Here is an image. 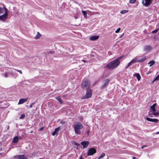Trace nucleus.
I'll return each mask as SVG.
<instances>
[{
  "instance_id": "nucleus-1",
  "label": "nucleus",
  "mask_w": 159,
  "mask_h": 159,
  "mask_svg": "<svg viewBox=\"0 0 159 159\" xmlns=\"http://www.w3.org/2000/svg\"><path fill=\"white\" fill-rule=\"evenodd\" d=\"M122 57L120 56L117 58L111 61L106 66V67L109 69H113L117 67L120 63V60L122 58Z\"/></svg>"
},
{
  "instance_id": "nucleus-2",
  "label": "nucleus",
  "mask_w": 159,
  "mask_h": 159,
  "mask_svg": "<svg viewBox=\"0 0 159 159\" xmlns=\"http://www.w3.org/2000/svg\"><path fill=\"white\" fill-rule=\"evenodd\" d=\"M74 127L75 133L80 134H81L80 130L83 128V125L80 123L77 122L75 123L74 125Z\"/></svg>"
},
{
  "instance_id": "nucleus-3",
  "label": "nucleus",
  "mask_w": 159,
  "mask_h": 159,
  "mask_svg": "<svg viewBox=\"0 0 159 159\" xmlns=\"http://www.w3.org/2000/svg\"><path fill=\"white\" fill-rule=\"evenodd\" d=\"M90 83L87 80H83L81 84V87L83 88L88 89L90 87Z\"/></svg>"
},
{
  "instance_id": "nucleus-4",
  "label": "nucleus",
  "mask_w": 159,
  "mask_h": 159,
  "mask_svg": "<svg viewBox=\"0 0 159 159\" xmlns=\"http://www.w3.org/2000/svg\"><path fill=\"white\" fill-rule=\"evenodd\" d=\"M92 90L91 89H88L87 90L86 95L82 97V99H84L91 97L92 96Z\"/></svg>"
},
{
  "instance_id": "nucleus-5",
  "label": "nucleus",
  "mask_w": 159,
  "mask_h": 159,
  "mask_svg": "<svg viewBox=\"0 0 159 159\" xmlns=\"http://www.w3.org/2000/svg\"><path fill=\"white\" fill-rule=\"evenodd\" d=\"M96 152V150L94 148H91L89 149L87 153V155L88 156H92Z\"/></svg>"
},
{
  "instance_id": "nucleus-6",
  "label": "nucleus",
  "mask_w": 159,
  "mask_h": 159,
  "mask_svg": "<svg viewBox=\"0 0 159 159\" xmlns=\"http://www.w3.org/2000/svg\"><path fill=\"white\" fill-rule=\"evenodd\" d=\"M16 159H28L24 155H21L15 156L14 157Z\"/></svg>"
},
{
  "instance_id": "nucleus-7",
  "label": "nucleus",
  "mask_w": 159,
  "mask_h": 159,
  "mask_svg": "<svg viewBox=\"0 0 159 159\" xmlns=\"http://www.w3.org/2000/svg\"><path fill=\"white\" fill-rule=\"evenodd\" d=\"M153 0H145V3H144V1L143 0L142 3L143 5L146 7L148 6L150 3H151Z\"/></svg>"
},
{
  "instance_id": "nucleus-8",
  "label": "nucleus",
  "mask_w": 159,
  "mask_h": 159,
  "mask_svg": "<svg viewBox=\"0 0 159 159\" xmlns=\"http://www.w3.org/2000/svg\"><path fill=\"white\" fill-rule=\"evenodd\" d=\"M146 59V57H144L142 58L138 59L137 57H135L134 58L135 60V62H142L143 61Z\"/></svg>"
},
{
  "instance_id": "nucleus-9",
  "label": "nucleus",
  "mask_w": 159,
  "mask_h": 159,
  "mask_svg": "<svg viewBox=\"0 0 159 159\" xmlns=\"http://www.w3.org/2000/svg\"><path fill=\"white\" fill-rule=\"evenodd\" d=\"M81 144L83 146V148H87L88 145L89 144V143L88 141H83L81 143Z\"/></svg>"
},
{
  "instance_id": "nucleus-10",
  "label": "nucleus",
  "mask_w": 159,
  "mask_h": 159,
  "mask_svg": "<svg viewBox=\"0 0 159 159\" xmlns=\"http://www.w3.org/2000/svg\"><path fill=\"white\" fill-rule=\"evenodd\" d=\"M28 98H21L19 100V102L18 103V105L21 104L25 102H26L28 100Z\"/></svg>"
},
{
  "instance_id": "nucleus-11",
  "label": "nucleus",
  "mask_w": 159,
  "mask_h": 159,
  "mask_svg": "<svg viewBox=\"0 0 159 159\" xmlns=\"http://www.w3.org/2000/svg\"><path fill=\"white\" fill-rule=\"evenodd\" d=\"M152 47L149 45L146 46L144 47V51L147 52L150 51L152 49Z\"/></svg>"
},
{
  "instance_id": "nucleus-12",
  "label": "nucleus",
  "mask_w": 159,
  "mask_h": 159,
  "mask_svg": "<svg viewBox=\"0 0 159 159\" xmlns=\"http://www.w3.org/2000/svg\"><path fill=\"white\" fill-rule=\"evenodd\" d=\"M60 127H57V128H56L55 131L52 133V135L53 136H54L56 134L57 135L58 134V133L59 131L60 130Z\"/></svg>"
},
{
  "instance_id": "nucleus-13",
  "label": "nucleus",
  "mask_w": 159,
  "mask_h": 159,
  "mask_svg": "<svg viewBox=\"0 0 159 159\" xmlns=\"http://www.w3.org/2000/svg\"><path fill=\"white\" fill-rule=\"evenodd\" d=\"M109 80L108 79L105 80L103 82V84L102 86V88L106 87L109 83Z\"/></svg>"
},
{
  "instance_id": "nucleus-14",
  "label": "nucleus",
  "mask_w": 159,
  "mask_h": 159,
  "mask_svg": "<svg viewBox=\"0 0 159 159\" xmlns=\"http://www.w3.org/2000/svg\"><path fill=\"white\" fill-rule=\"evenodd\" d=\"M8 15L4 14L0 16V20L3 21L6 20L7 17Z\"/></svg>"
},
{
  "instance_id": "nucleus-15",
  "label": "nucleus",
  "mask_w": 159,
  "mask_h": 159,
  "mask_svg": "<svg viewBox=\"0 0 159 159\" xmlns=\"http://www.w3.org/2000/svg\"><path fill=\"white\" fill-rule=\"evenodd\" d=\"M99 38L98 36L94 35L90 38L89 39L91 41H94L98 39Z\"/></svg>"
},
{
  "instance_id": "nucleus-16",
  "label": "nucleus",
  "mask_w": 159,
  "mask_h": 159,
  "mask_svg": "<svg viewBox=\"0 0 159 159\" xmlns=\"http://www.w3.org/2000/svg\"><path fill=\"white\" fill-rule=\"evenodd\" d=\"M135 60L134 58L125 67V68H127L129 66H130L132 64L135 62Z\"/></svg>"
},
{
  "instance_id": "nucleus-17",
  "label": "nucleus",
  "mask_w": 159,
  "mask_h": 159,
  "mask_svg": "<svg viewBox=\"0 0 159 159\" xmlns=\"http://www.w3.org/2000/svg\"><path fill=\"white\" fill-rule=\"evenodd\" d=\"M156 105H157L156 103H155L153 104V105L151 107V110H152V111L153 112H154L156 111V110L155 107H156Z\"/></svg>"
},
{
  "instance_id": "nucleus-18",
  "label": "nucleus",
  "mask_w": 159,
  "mask_h": 159,
  "mask_svg": "<svg viewBox=\"0 0 159 159\" xmlns=\"http://www.w3.org/2000/svg\"><path fill=\"white\" fill-rule=\"evenodd\" d=\"M134 76L136 77L138 81L140 80L141 76L139 73H136L133 75Z\"/></svg>"
},
{
  "instance_id": "nucleus-19",
  "label": "nucleus",
  "mask_w": 159,
  "mask_h": 159,
  "mask_svg": "<svg viewBox=\"0 0 159 159\" xmlns=\"http://www.w3.org/2000/svg\"><path fill=\"white\" fill-rule=\"evenodd\" d=\"M18 137L17 136H16L13 138V142L14 143H16L18 142Z\"/></svg>"
},
{
  "instance_id": "nucleus-20",
  "label": "nucleus",
  "mask_w": 159,
  "mask_h": 159,
  "mask_svg": "<svg viewBox=\"0 0 159 159\" xmlns=\"http://www.w3.org/2000/svg\"><path fill=\"white\" fill-rule=\"evenodd\" d=\"M56 99L61 104H62V100H61V98H60V97H59V96H58L56 98Z\"/></svg>"
},
{
  "instance_id": "nucleus-21",
  "label": "nucleus",
  "mask_w": 159,
  "mask_h": 159,
  "mask_svg": "<svg viewBox=\"0 0 159 159\" xmlns=\"http://www.w3.org/2000/svg\"><path fill=\"white\" fill-rule=\"evenodd\" d=\"M149 121L153 122L156 123H158V125H159V120H147Z\"/></svg>"
},
{
  "instance_id": "nucleus-22",
  "label": "nucleus",
  "mask_w": 159,
  "mask_h": 159,
  "mask_svg": "<svg viewBox=\"0 0 159 159\" xmlns=\"http://www.w3.org/2000/svg\"><path fill=\"white\" fill-rule=\"evenodd\" d=\"M155 63V61L154 60H151L149 61L148 64L150 66H151Z\"/></svg>"
},
{
  "instance_id": "nucleus-23",
  "label": "nucleus",
  "mask_w": 159,
  "mask_h": 159,
  "mask_svg": "<svg viewBox=\"0 0 159 159\" xmlns=\"http://www.w3.org/2000/svg\"><path fill=\"white\" fill-rule=\"evenodd\" d=\"M41 36V34L38 32L37 33V34L35 37L34 39H38Z\"/></svg>"
},
{
  "instance_id": "nucleus-24",
  "label": "nucleus",
  "mask_w": 159,
  "mask_h": 159,
  "mask_svg": "<svg viewBox=\"0 0 159 159\" xmlns=\"http://www.w3.org/2000/svg\"><path fill=\"white\" fill-rule=\"evenodd\" d=\"M82 14H83L84 18H86L87 16V12L85 11H82Z\"/></svg>"
},
{
  "instance_id": "nucleus-25",
  "label": "nucleus",
  "mask_w": 159,
  "mask_h": 159,
  "mask_svg": "<svg viewBox=\"0 0 159 159\" xmlns=\"http://www.w3.org/2000/svg\"><path fill=\"white\" fill-rule=\"evenodd\" d=\"M128 12V11L126 10H122L120 13L121 14H124Z\"/></svg>"
},
{
  "instance_id": "nucleus-26",
  "label": "nucleus",
  "mask_w": 159,
  "mask_h": 159,
  "mask_svg": "<svg viewBox=\"0 0 159 159\" xmlns=\"http://www.w3.org/2000/svg\"><path fill=\"white\" fill-rule=\"evenodd\" d=\"M159 80V74L154 79L153 81V82L154 81H157Z\"/></svg>"
},
{
  "instance_id": "nucleus-27",
  "label": "nucleus",
  "mask_w": 159,
  "mask_h": 159,
  "mask_svg": "<svg viewBox=\"0 0 159 159\" xmlns=\"http://www.w3.org/2000/svg\"><path fill=\"white\" fill-rule=\"evenodd\" d=\"M105 154L104 153H102L101 154L100 157L98 158V159H100L103 157H104L105 156Z\"/></svg>"
},
{
  "instance_id": "nucleus-28",
  "label": "nucleus",
  "mask_w": 159,
  "mask_h": 159,
  "mask_svg": "<svg viewBox=\"0 0 159 159\" xmlns=\"http://www.w3.org/2000/svg\"><path fill=\"white\" fill-rule=\"evenodd\" d=\"M3 8H4V9L5 11V13L4 14H6V15H8V13H7V9L5 7H4Z\"/></svg>"
},
{
  "instance_id": "nucleus-29",
  "label": "nucleus",
  "mask_w": 159,
  "mask_h": 159,
  "mask_svg": "<svg viewBox=\"0 0 159 159\" xmlns=\"http://www.w3.org/2000/svg\"><path fill=\"white\" fill-rule=\"evenodd\" d=\"M3 8H4V9L5 11V13L4 14H6V15H8V13H7V9L5 7H4Z\"/></svg>"
},
{
  "instance_id": "nucleus-30",
  "label": "nucleus",
  "mask_w": 159,
  "mask_h": 159,
  "mask_svg": "<svg viewBox=\"0 0 159 159\" xmlns=\"http://www.w3.org/2000/svg\"><path fill=\"white\" fill-rule=\"evenodd\" d=\"M158 29H157L155 30H154L153 31H152V33H156L157 32V31H158Z\"/></svg>"
},
{
  "instance_id": "nucleus-31",
  "label": "nucleus",
  "mask_w": 159,
  "mask_h": 159,
  "mask_svg": "<svg viewBox=\"0 0 159 159\" xmlns=\"http://www.w3.org/2000/svg\"><path fill=\"white\" fill-rule=\"evenodd\" d=\"M4 11V9L0 7V13H3Z\"/></svg>"
},
{
  "instance_id": "nucleus-32",
  "label": "nucleus",
  "mask_w": 159,
  "mask_h": 159,
  "mask_svg": "<svg viewBox=\"0 0 159 159\" xmlns=\"http://www.w3.org/2000/svg\"><path fill=\"white\" fill-rule=\"evenodd\" d=\"M25 117V115L24 114H22L20 116V119L24 118Z\"/></svg>"
},
{
  "instance_id": "nucleus-33",
  "label": "nucleus",
  "mask_w": 159,
  "mask_h": 159,
  "mask_svg": "<svg viewBox=\"0 0 159 159\" xmlns=\"http://www.w3.org/2000/svg\"><path fill=\"white\" fill-rule=\"evenodd\" d=\"M153 115L156 116H157L159 115L158 113L157 112H154L153 113Z\"/></svg>"
},
{
  "instance_id": "nucleus-34",
  "label": "nucleus",
  "mask_w": 159,
  "mask_h": 159,
  "mask_svg": "<svg viewBox=\"0 0 159 159\" xmlns=\"http://www.w3.org/2000/svg\"><path fill=\"white\" fill-rule=\"evenodd\" d=\"M120 30V28H119L117 29L115 31L116 33H118Z\"/></svg>"
},
{
  "instance_id": "nucleus-35",
  "label": "nucleus",
  "mask_w": 159,
  "mask_h": 159,
  "mask_svg": "<svg viewBox=\"0 0 159 159\" xmlns=\"http://www.w3.org/2000/svg\"><path fill=\"white\" fill-rule=\"evenodd\" d=\"M136 0H130L129 2L130 3H133L135 2Z\"/></svg>"
},
{
  "instance_id": "nucleus-36",
  "label": "nucleus",
  "mask_w": 159,
  "mask_h": 159,
  "mask_svg": "<svg viewBox=\"0 0 159 159\" xmlns=\"http://www.w3.org/2000/svg\"><path fill=\"white\" fill-rule=\"evenodd\" d=\"M89 133H90V130H88L87 131V136H88L89 135Z\"/></svg>"
},
{
  "instance_id": "nucleus-37",
  "label": "nucleus",
  "mask_w": 159,
  "mask_h": 159,
  "mask_svg": "<svg viewBox=\"0 0 159 159\" xmlns=\"http://www.w3.org/2000/svg\"><path fill=\"white\" fill-rule=\"evenodd\" d=\"M44 126H43L42 127H41V128H40L39 129V130L40 131H41L42 130H43V129L44 128Z\"/></svg>"
},
{
  "instance_id": "nucleus-38",
  "label": "nucleus",
  "mask_w": 159,
  "mask_h": 159,
  "mask_svg": "<svg viewBox=\"0 0 159 159\" xmlns=\"http://www.w3.org/2000/svg\"><path fill=\"white\" fill-rule=\"evenodd\" d=\"M49 53L51 54H53L54 53V52L53 51H50L49 52Z\"/></svg>"
},
{
  "instance_id": "nucleus-39",
  "label": "nucleus",
  "mask_w": 159,
  "mask_h": 159,
  "mask_svg": "<svg viewBox=\"0 0 159 159\" xmlns=\"http://www.w3.org/2000/svg\"><path fill=\"white\" fill-rule=\"evenodd\" d=\"M147 147V145H143V146H142L141 147V148L142 149H143L145 147Z\"/></svg>"
},
{
  "instance_id": "nucleus-40",
  "label": "nucleus",
  "mask_w": 159,
  "mask_h": 159,
  "mask_svg": "<svg viewBox=\"0 0 159 159\" xmlns=\"http://www.w3.org/2000/svg\"><path fill=\"white\" fill-rule=\"evenodd\" d=\"M34 104V103H31L30 104V107H32L33 106V104Z\"/></svg>"
},
{
  "instance_id": "nucleus-41",
  "label": "nucleus",
  "mask_w": 159,
  "mask_h": 159,
  "mask_svg": "<svg viewBox=\"0 0 159 159\" xmlns=\"http://www.w3.org/2000/svg\"><path fill=\"white\" fill-rule=\"evenodd\" d=\"M4 76L5 77H7V73H5L4 74Z\"/></svg>"
},
{
  "instance_id": "nucleus-42",
  "label": "nucleus",
  "mask_w": 159,
  "mask_h": 159,
  "mask_svg": "<svg viewBox=\"0 0 159 159\" xmlns=\"http://www.w3.org/2000/svg\"><path fill=\"white\" fill-rule=\"evenodd\" d=\"M11 75H12L13 77H14L15 76H16L14 74V73L13 72H12L11 73Z\"/></svg>"
},
{
  "instance_id": "nucleus-43",
  "label": "nucleus",
  "mask_w": 159,
  "mask_h": 159,
  "mask_svg": "<svg viewBox=\"0 0 159 159\" xmlns=\"http://www.w3.org/2000/svg\"><path fill=\"white\" fill-rule=\"evenodd\" d=\"M75 145H76L77 146V147H78V146H80V144H78L76 142H75Z\"/></svg>"
},
{
  "instance_id": "nucleus-44",
  "label": "nucleus",
  "mask_w": 159,
  "mask_h": 159,
  "mask_svg": "<svg viewBox=\"0 0 159 159\" xmlns=\"http://www.w3.org/2000/svg\"><path fill=\"white\" fill-rule=\"evenodd\" d=\"M17 71L19 72L21 74H22V72L21 70H16Z\"/></svg>"
},
{
  "instance_id": "nucleus-45",
  "label": "nucleus",
  "mask_w": 159,
  "mask_h": 159,
  "mask_svg": "<svg viewBox=\"0 0 159 159\" xmlns=\"http://www.w3.org/2000/svg\"><path fill=\"white\" fill-rule=\"evenodd\" d=\"M146 119L147 120V119H155V118L151 119V118H148V117H146Z\"/></svg>"
},
{
  "instance_id": "nucleus-46",
  "label": "nucleus",
  "mask_w": 159,
  "mask_h": 159,
  "mask_svg": "<svg viewBox=\"0 0 159 159\" xmlns=\"http://www.w3.org/2000/svg\"><path fill=\"white\" fill-rule=\"evenodd\" d=\"M39 125L40 126H43V123L42 122H40L39 124Z\"/></svg>"
},
{
  "instance_id": "nucleus-47",
  "label": "nucleus",
  "mask_w": 159,
  "mask_h": 159,
  "mask_svg": "<svg viewBox=\"0 0 159 159\" xmlns=\"http://www.w3.org/2000/svg\"><path fill=\"white\" fill-rule=\"evenodd\" d=\"M82 61H83V62H85L86 61H86L85 60H82Z\"/></svg>"
},
{
  "instance_id": "nucleus-48",
  "label": "nucleus",
  "mask_w": 159,
  "mask_h": 159,
  "mask_svg": "<svg viewBox=\"0 0 159 159\" xmlns=\"http://www.w3.org/2000/svg\"><path fill=\"white\" fill-rule=\"evenodd\" d=\"M156 134H159V131H158V132H157L156 133Z\"/></svg>"
},
{
  "instance_id": "nucleus-49",
  "label": "nucleus",
  "mask_w": 159,
  "mask_h": 159,
  "mask_svg": "<svg viewBox=\"0 0 159 159\" xmlns=\"http://www.w3.org/2000/svg\"><path fill=\"white\" fill-rule=\"evenodd\" d=\"M133 159H136V158L135 157H133Z\"/></svg>"
},
{
  "instance_id": "nucleus-50",
  "label": "nucleus",
  "mask_w": 159,
  "mask_h": 159,
  "mask_svg": "<svg viewBox=\"0 0 159 159\" xmlns=\"http://www.w3.org/2000/svg\"><path fill=\"white\" fill-rule=\"evenodd\" d=\"M80 159H84L82 158V157H81L80 158Z\"/></svg>"
},
{
  "instance_id": "nucleus-51",
  "label": "nucleus",
  "mask_w": 159,
  "mask_h": 159,
  "mask_svg": "<svg viewBox=\"0 0 159 159\" xmlns=\"http://www.w3.org/2000/svg\"><path fill=\"white\" fill-rule=\"evenodd\" d=\"M123 34L122 35H121L120 36V38H121L122 37V36H123Z\"/></svg>"
},
{
  "instance_id": "nucleus-52",
  "label": "nucleus",
  "mask_w": 159,
  "mask_h": 159,
  "mask_svg": "<svg viewBox=\"0 0 159 159\" xmlns=\"http://www.w3.org/2000/svg\"><path fill=\"white\" fill-rule=\"evenodd\" d=\"M9 128V126H8L7 128V129H8Z\"/></svg>"
}]
</instances>
